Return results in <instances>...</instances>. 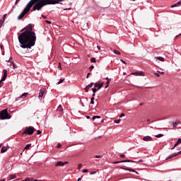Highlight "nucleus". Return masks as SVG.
<instances>
[{
	"label": "nucleus",
	"instance_id": "nucleus-21",
	"mask_svg": "<svg viewBox=\"0 0 181 181\" xmlns=\"http://www.w3.org/2000/svg\"><path fill=\"white\" fill-rule=\"evenodd\" d=\"M6 151H8V148L5 146H3L1 149V153H5V152H6Z\"/></svg>",
	"mask_w": 181,
	"mask_h": 181
},
{
	"label": "nucleus",
	"instance_id": "nucleus-4",
	"mask_svg": "<svg viewBox=\"0 0 181 181\" xmlns=\"http://www.w3.org/2000/svg\"><path fill=\"white\" fill-rule=\"evenodd\" d=\"M36 131L35 127L30 126L25 128V130L21 133L22 135H33V133Z\"/></svg>",
	"mask_w": 181,
	"mask_h": 181
},
{
	"label": "nucleus",
	"instance_id": "nucleus-9",
	"mask_svg": "<svg viewBox=\"0 0 181 181\" xmlns=\"http://www.w3.org/2000/svg\"><path fill=\"white\" fill-rule=\"evenodd\" d=\"M93 86H94V82H91L90 84H88V86H86L84 88V90L86 93H87L88 91V90H90V88H91V87H93Z\"/></svg>",
	"mask_w": 181,
	"mask_h": 181
},
{
	"label": "nucleus",
	"instance_id": "nucleus-18",
	"mask_svg": "<svg viewBox=\"0 0 181 181\" xmlns=\"http://www.w3.org/2000/svg\"><path fill=\"white\" fill-rule=\"evenodd\" d=\"M105 80H107L106 82V86L105 87V88H108L109 86H110V83L111 82V79L108 78V77L105 78Z\"/></svg>",
	"mask_w": 181,
	"mask_h": 181
},
{
	"label": "nucleus",
	"instance_id": "nucleus-41",
	"mask_svg": "<svg viewBox=\"0 0 181 181\" xmlns=\"http://www.w3.org/2000/svg\"><path fill=\"white\" fill-rule=\"evenodd\" d=\"M155 136H163V134H156Z\"/></svg>",
	"mask_w": 181,
	"mask_h": 181
},
{
	"label": "nucleus",
	"instance_id": "nucleus-25",
	"mask_svg": "<svg viewBox=\"0 0 181 181\" xmlns=\"http://www.w3.org/2000/svg\"><path fill=\"white\" fill-rule=\"evenodd\" d=\"M5 22V19H1L0 20V28H2V26H4V23Z\"/></svg>",
	"mask_w": 181,
	"mask_h": 181
},
{
	"label": "nucleus",
	"instance_id": "nucleus-23",
	"mask_svg": "<svg viewBox=\"0 0 181 181\" xmlns=\"http://www.w3.org/2000/svg\"><path fill=\"white\" fill-rule=\"evenodd\" d=\"M156 59H157V60H159L160 62H165V58L162 57H156Z\"/></svg>",
	"mask_w": 181,
	"mask_h": 181
},
{
	"label": "nucleus",
	"instance_id": "nucleus-34",
	"mask_svg": "<svg viewBox=\"0 0 181 181\" xmlns=\"http://www.w3.org/2000/svg\"><path fill=\"white\" fill-rule=\"evenodd\" d=\"M21 0H16V3L14 4V6H13V9H14L15 6H16V5H18V2L20 1Z\"/></svg>",
	"mask_w": 181,
	"mask_h": 181
},
{
	"label": "nucleus",
	"instance_id": "nucleus-7",
	"mask_svg": "<svg viewBox=\"0 0 181 181\" xmlns=\"http://www.w3.org/2000/svg\"><path fill=\"white\" fill-rule=\"evenodd\" d=\"M95 88L98 90H101L103 88V86H104V82L98 81L93 84Z\"/></svg>",
	"mask_w": 181,
	"mask_h": 181
},
{
	"label": "nucleus",
	"instance_id": "nucleus-54",
	"mask_svg": "<svg viewBox=\"0 0 181 181\" xmlns=\"http://www.w3.org/2000/svg\"><path fill=\"white\" fill-rule=\"evenodd\" d=\"M155 74H156V77H159V76H160V75L159 74H158V73H156Z\"/></svg>",
	"mask_w": 181,
	"mask_h": 181
},
{
	"label": "nucleus",
	"instance_id": "nucleus-20",
	"mask_svg": "<svg viewBox=\"0 0 181 181\" xmlns=\"http://www.w3.org/2000/svg\"><path fill=\"white\" fill-rule=\"evenodd\" d=\"M180 144H181V139H179L171 149H174L175 148H176V146H177L178 145H180Z\"/></svg>",
	"mask_w": 181,
	"mask_h": 181
},
{
	"label": "nucleus",
	"instance_id": "nucleus-13",
	"mask_svg": "<svg viewBox=\"0 0 181 181\" xmlns=\"http://www.w3.org/2000/svg\"><path fill=\"white\" fill-rule=\"evenodd\" d=\"M133 76H144V71H137L132 73Z\"/></svg>",
	"mask_w": 181,
	"mask_h": 181
},
{
	"label": "nucleus",
	"instance_id": "nucleus-19",
	"mask_svg": "<svg viewBox=\"0 0 181 181\" xmlns=\"http://www.w3.org/2000/svg\"><path fill=\"white\" fill-rule=\"evenodd\" d=\"M57 111L59 112V114L62 115L63 114V107H62L61 105H59L57 109Z\"/></svg>",
	"mask_w": 181,
	"mask_h": 181
},
{
	"label": "nucleus",
	"instance_id": "nucleus-12",
	"mask_svg": "<svg viewBox=\"0 0 181 181\" xmlns=\"http://www.w3.org/2000/svg\"><path fill=\"white\" fill-rule=\"evenodd\" d=\"M127 162H132V163H134V162H135V161L131 160H124L122 161H115L113 163L117 164V163H127Z\"/></svg>",
	"mask_w": 181,
	"mask_h": 181
},
{
	"label": "nucleus",
	"instance_id": "nucleus-44",
	"mask_svg": "<svg viewBox=\"0 0 181 181\" xmlns=\"http://www.w3.org/2000/svg\"><path fill=\"white\" fill-rule=\"evenodd\" d=\"M120 62H122V63H123V64H127V62H125V61L123 59H120Z\"/></svg>",
	"mask_w": 181,
	"mask_h": 181
},
{
	"label": "nucleus",
	"instance_id": "nucleus-55",
	"mask_svg": "<svg viewBox=\"0 0 181 181\" xmlns=\"http://www.w3.org/2000/svg\"><path fill=\"white\" fill-rule=\"evenodd\" d=\"M5 18H6V14H4V15H3V19L5 20Z\"/></svg>",
	"mask_w": 181,
	"mask_h": 181
},
{
	"label": "nucleus",
	"instance_id": "nucleus-33",
	"mask_svg": "<svg viewBox=\"0 0 181 181\" xmlns=\"http://www.w3.org/2000/svg\"><path fill=\"white\" fill-rule=\"evenodd\" d=\"M15 178H16V175H10L11 180H12V179H15Z\"/></svg>",
	"mask_w": 181,
	"mask_h": 181
},
{
	"label": "nucleus",
	"instance_id": "nucleus-32",
	"mask_svg": "<svg viewBox=\"0 0 181 181\" xmlns=\"http://www.w3.org/2000/svg\"><path fill=\"white\" fill-rule=\"evenodd\" d=\"M115 124H119V122H121V119H115L114 121Z\"/></svg>",
	"mask_w": 181,
	"mask_h": 181
},
{
	"label": "nucleus",
	"instance_id": "nucleus-53",
	"mask_svg": "<svg viewBox=\"0 0 181 181\" xmlns=\"http://www.w3.org/2000/svg\"><path fill=\"white\" fill-rule=\"evenodd\" d=\"M70 9H71V8H64V11H70Z\"/></svg>",
	"mask_w": 181,
	"mask_h": 181
},
{
	"label": "nucleus",
	"instance_id": "nucleus-16",
	"mask_svg": "<svg viewBox=\"0 0 181 181\" xmlns=\"http://www.w3.org/2000/svg\"><path fill=\"white\" fill-rule=\"evenodd\" d=\"M143 141H145L146 142H149L150 141H152V137L144 136V137H143Z\"/></svg>",
	"mask_w": 181,
	"mask_h": 181
},
{
	"label": "nucleus",
	"instance_id": "nucleus-2",
	"mask_svg": "<svg viewBox=\"0 0 181 181\" xmlns=\"http://www.w3.org/2000/svg\"><path fill=\"white\" fill-rule=\"evenodd\" d=\"M64 0H34L31 12L40 11L43 6H46L47 5H57V4H60Z\"/></svg>",
	"mask_w": 181,
	"mask_h": 181
},
{
	"label": "nucleus",
	"instance_id": "nucleus-26",
	"mask_svg": "<svg viewBox=\"0 0 181 181\" xmlns=\"http://www.w3.org/2000/svg\"><path fill=\"white\" fill-rule=\"evenodd\" d=\"M97 118H98V119H100V118H101V117H100V116H93V117H92V119H93V121H94V119H97Z\"/></svg>",
	"mask_w": 181,
	"mask_h": 181
},
{
	"label": "nucleus",
	"instance_id": "nucleus-31",
	"mask_svg": "<svg viewBox=\"0 0 181 181\" xmlns=\"http://www.w3.org/2000/svg\"><path fill=\"white\" fill-rule=\"evenodd\" d=\"M92 91H93V93H95L96 91H98V89L97 88L94 87L92 88Z\"/></svg>",
	"mask_w": 181,
	"mask_h": 181
},
{
	"label": "nucleus",
	"instance_id": "nucleus-60",
	"mask_svg": "<svg viewBox=\"0 0 181 181\" xmlns=\"http://www.w3.org/2000/svg\"><path fill=\"white\" fill-rule=\"evenodd\" d=\"M87 119H90V116H86Z\"/></svg>",
	"mask_w": 181,
	"mask_h": 181
},
{
	"label": "nucleus",
	"instance_id": "nucleus-57",
	"mask_svg": "<svg viewBox=\"0 0 181 181\" xmlns=\"http://www.w3.org/2000/svg\"><path fill=\"white\" fill-rule=\"evenodd\" d=\"M23 30H26V28H23V29H21V30L20 31V32H23Z\"/></svg>",
	"mask_w": 181,
	"mask_h": 181
},
{
	"label": "nucleus",
	"instance_id": "nucleus-35",
	"mask_svg": "<svg viewBox=\"0 0 181 181\" xmlns=\"http://www.w3.org/2000/svg\"><path fill=\"white\" fill-rule=\"evenodd\" d=\"M94 69V66L93 65H91L89 68H88V70L90 71H93V69Z\"/></svg>",
	"mask_w": 181,
	"mask_h": 181
},
{
	"label": "nucleus",
	"instance_id": "nucleus-64",
	"mask_svg": "<svg viewBox=\"0 0 181 181\" xmlns=\"http://www.w3.org/2000/svg\"><path fill=\"white\" fill-rule=\"evenodd\" d=\"M94 173H95H95H90V175H94Z\"/></svg>",
	"mask_w": 181,
	"mask_h": 181
},
{
	"label": "nucleus",
	"instance_id": "nucleus-14",
	"mask_svg": "<svg viewBox=\"0 0 181 181\" xmlns=\"http://www.w3.org/2000/svg\"><path fill=\"white\" fill-rule=\"evenodd\" d=\"M177 6H181V0H180L178 2H177L175 4H173L171 6V8H176Z\"/></svg>",
	"mask_w": 181,
	"mask_h": 181
},
{
	"label": "nucleus",
	"instance_id": "nucleus-29",
	"mask_svg": "<svg viewBox=\"0 0 181 181\" xmlns=\"http://www.w3.org/2000/svg\"><path fill=\"white\" fill-rule=\"evenodd\" d=\"M95 62H97V61L95 60V57H92V58L90 59V63H95Z\"/></svg>",
	"mask_w": 181,
	"mask_h": 181
},
{
	"label": "nucleus",
	"instance_id": "nucleus-43",
	"mask_svg": "<svg viewBox=\"0 0 181 181\" xmlns=\"http://www.w3.org/2000/svg\"><path fill=\"white\" fill-rule=\"evenodd\" d=\"M90 75H91L90 73H88L87 75H86V78H89Z\"/></svg>",
	"mask_w": 181,
	"mask_h": 181
},
{
	"label": "nucleus",
	"instance_id": "nucleus-42",
	"mask_svg": "<svg viewBox=\"0 0 181 181\" xmlns=\"http://www.w3.org/2000/svg\"><path fill=\"white\" fill-rule=\"evenodd\" d=\"M122 117H125V114H124V113H122V114L119 115V118H122Z\"/></svg>",
	"mask_w": 181,
	"mask_h": 181
},
{
	"label": "nucleus",
	"instance_id": "nucleus-39",
	"mask_svg": "<svg viewBox=\"0 0 181 181\" xmlns=\"http://www.w3.org/2000/svg\"><path fill=\"white\" fill-rule=\"evenodd\" d=\"M40 134H42V131L37 130V135H40Z\"/></svg>",
	"mask_w": 181,
	"mask_h": 181
},
{
	"label": "nucleus",
	"instance_id": "nucleus-49",
	"mask_svg": "<svg viewBox=\"0 0 181 181\" xmlns=\"http://www.w3.org/2000/svg\"><path fill=\"white\" fill-rule=\"evenodd\" d=\"M45 22H46V23H49V24L52 23V22L50 21H49V20H47Z\"/></svg>",
	"mask_w": 181,
	"mask_h": 181
},
{
	"label": "nucleus",
	"instance_id": "nucleus-1",
	"mask_svg": "<svg viewBox=\"0 0 181 181\" xmlns=\"http://www.w3.org/2000/svg\"><path fill=\"white\" fill-rule=\"evenodd\" d=\"M32 24L25 27V30L21 33H18V42L22 49H32L36 43V33L33 30Z\"/></svg>",
	"mask_w": 181,
	"mask_h": 181
},
{
	"label": "nucleus",
	"instance_id": "nucleus-62",
	"mask_svg": "<svg viewBox=\"0 0 181 181\" xmlns=\"http://www.w3.org/2000/svg\"><path fill=\"white\" fill-rule=\"evenodd\" d=\"M127 74V72H124L123 75L125 76Z\"/></svg>",
	"mask_w": 181,
	"mask_h": 181
},
{
	"label": "nucleus",
	"instance_id": "nucleus-56",
	"mask_svg": "<svg viewBox=\"0 0 181 181\" xmlns=\"http://www.w3.org/2000/svg\"><path fill=\"white\" fill-rule=\"evenodd\" d=\"M86 26H87L88 29L90 28V25H88V23H86Z\"/></svg>",
	"mask_w": 181,
	"mask_h": 181
},
{
	"label": "nucleus",
	"instance_id": "nucleus-17",
	"mask_svg": "<svg viewBox=\"0 0 181 181\" xmlns=\"http://www.w3.org/2000/svg\"><path fill=\"white\" fill-rule=\"evenodd\" d=\"M179 124H180V120H177L175 122H173V128H176V127H177L179 125Z\"/></svg>",
	"mask_w": 181,
	"mask_h": 181
},
{
	"label": "nucleus",
	"instance_id": "nucleus-10",
	"mask_svg": "<svg viewBox=\"0 0 181 181\" xmlns=\"http://www.w3.org/2000/svg\"><path fill=\"white\" fill-rule=\"evenodd\" d=\"M67 163H69L67 161H65L64 163L62 161H58L55 163V166H64V165H67Z\"/></svg>",
	"mask_w": 181,
	"mask_h": 181
},
{
	"label": "nucleus",
	"instance_id": "nucleus-47",
	"mask_svg": "<svg viewBox=\"0 0 181 181\" xmlns=\"http://www.w3.org/2000/svg\"><path fill=\"white\" fill-rule=\"evenodd\" d=\"M24 181H32V180L30 178H26Z\"/></svg>",
	"mask_w": 181,
	"mask_h": 181
},
{
	"label": "nucleus",
	"instance_id": "nucleus-22",
	"mask_svg": "<svg viewBox=\"0 0 181 181\" xmlns=\"http://www.w3.org/2000/svg\"><path fill=\"white\" fill-rule=\"evenodd\" d=\"M121 169H123L124 170H129V172H135V170H132V168H125L124 167H121Z\"/></svg>",
	"mask_w": 181,
	"mask_h": 181
},
{
	"label": "nucleus",
	"instance_id": "nucleus-40",
	"mask_svg": "<svg viewBox=\"0 0 181 181\" xmlns=\"http://www.w3.org/2000/svg\"><path fill=\"white\" fill-rule=\"evenodd\" d=\"M87 172H88V170H87V169H85V170H82L83 173H87Z\"/></svg>",
	"mask_w": 181,
	"mask_h": 181
},
{
	"label": "nucleus",
	"instance_id": "nucleus-8",
	"mask_svg": "<svg viewBox=\"0 0 181 181\" xmlns=\"http://www.w3.org/2000/svg\"><path fill=\"white\" fill-rule=\"evenodd\" d=\"M26 13H28L27 11H25V9H23V11L21 13V14L18 16V19L19 21H21V19H22L23 18V16H25L26 15Z\"/></svg>",
	"mask_w": 181,
	"mask_h": 181
},
{
	"label": "nucleus",
	"instance_id": "nucleus-59",
	"mask_svg": "<svg viewBox=\"0 0 181 181\" xmlns=\"http://www.w3.org/2000/svg\"><path fill=\"white\" fill-rule=\"evenodd\" d=\"M160 74H165V72L159 71Z\"/></svg>",
	"mask_w": 181,
	"mask_h": 181
},
{
	"label": "nucleus",
	"instance_id": "nucleus-61",
	"mask_svg": "<svg viewBox=\"0 0 181 181\" xmlns=\"http://www.w3.org/2000/svg\"><path fill=\"white\" fill-rule=\"evenodd\" d=\"M77 181H81V178H78Z\"/></svg>",
	"mask_w": 181,
	"mask_h": 181
},
{
	"label": "nucleus",
	"instance_id": "nucleus-24",
	"mask_svg": "<svg viewBox=\"0 0 181 181\" xmlns=\"http://www.w3.org/2000/svg\"><path fill=\"white\" fill-rule=\"evenodd\" d=\"M113 52L115 53V54H117V56H119V54H121V52L117 49H114Z\"/></svg>",
	"mask_w": 181,
	"mask_h": 181
},
{
	"label": "nucleus",
	"instance_id": "nucleus-50",
	"mask_svg": "<svg viewBox=\"0 0 181 181\" xmlns=\"http://www.w3.org/2000/svg\"><path fill=\"white\" fill-rule=\"evenodd\" d=\"M119 156H120V158H124V157H125V155L121 154Z\"/></svg>",
	"mask_w": 181,
	"mask_h": 181
},
{
	"label": "nucleus",
	"instance_id": "nucleus-45",
	"mask_svg": "<svg viewBox=\"0 0 181 181\" xmlns=\"http://www.w3.org/2000/svg\"><path fill=\"white\" fill-rule=\"evenodd\" d=\"M57 148H62V144H58V145H57Z\"/></svg>",
	"mask_w": 181,
	"mask_h": 181
},
{
	"label": "nucleus",
	"instance_id": "nucleus-36",
	"mask_svg": "<svg viewBox=\"0 0 181 181\" xmlns=\"http://www.w3.org/2000/svg\"><path fill=\"white\" fill-rule=\"evenodd\" d=\"M94 100H95V98H90V104H94Z\"/></svg>",
	"mask_w": 181,
	"mask_h": 181
},
{
	"label": "nucleus",
	"instance_id": "nucleus-3",
	"mask_svg": "<svg viewBox=\"0 0 181 181\" xmlns=\"http://www.w3.org/2000/svg\"><path fill=\"white\" fill-rule=\"evenodd\" d=\"M11 118H12V116L8 113V109H4L0 111V119H11Z\"/></svg>",
	"mask_w": 181,
	"mask_h": 181
},
{
	"label": "nucleus",
	"instance_id": "nucleus-48",
	"mask_svg": "<svg viewBox=\"0 0 181 181\" xmlns=\"http://www.w3.org/2000/svg\"><path fill=\"white\" fill-rule=\"evenodd\" d=\"M95 158H103V156H95Z\"/></svg>",
	"mask_w": 181,
	"mask_h": 181
},
{
	"label": "nucleus",
	"instance_id": "nucleus-38",
	"mask_svg": "<svg viewBox=\"0 0 181 181\" xmlns=\"http://www.w3.org/2000/svg\"><path fill=\"white\" fill-rule=\"evenodd\" d=\"M82 166H83V165H82L81 164H78V170H80V169H81Z\"/></svg>",
	"mask_w": 181,
	"mask_h": 181
},
{
	"label": "nucleus",
	"instance_id": "nucleus-27",
	"mask_svg": "<svg viewBox=\"0 0 181 181\" xmlns=\"http://www.w3.org/2000/svg\"><path fill=\"white\" fill-rule=\"evenodd\" d=\"M30 146H32V144H27L25 146L24 149H29V148H30Z\"/></svg>",
	"mask_w": 181,
	"mask_h": 181
},
{
	"label": "nucleus",
	"instance_id": "nucleus-46",
	"mask_svg": "<svg viewBox=\"0 0 181 181\" xmlns=\"http://www.w3.org/2000/svg\"><path fill=\"white\" fill-rule=\"evenodd\" d=\"M41 16H42V18H43V19H46V18H47L46 16H45L43 14H42Z\"/></svg>",
	"mask_w": 181,
	"mask_h": 181
},
{
	"label": "nucleus",
	"instance_id": "nucleus-63",
	"mask_svg": "<svg viewBox=\"0 0 181 181\" xmlns=\"http://www.w3.org/2000/svg\"><path fill=\"white\" fill-rule=\"evenodd\" d=\"M140 105H144V103H140Z\"/></svg>",
	"mask_w": 181,
	"mask_h": 181
},
{
	"label": "nucleus",
	"instance_id": "nucleus-52",
	"mask_svg": "<svg viewBox=\"0 0 181 181\" xmlns=\"http://www.w3.org/2000/svg\"><path fill=\"white\" fill-rule=\"evenodd\" d=\"M97 47L98 50H101V47H100V45H98Z\"/></svg>",
	"mask_w": 181,
	"mask_h": 181
},
{
	"label": "nucleus",
	"instance_id": "nucleus-28",
	"mask_svg": "<svg viewBox=\"0 0 181 181\" xmlns=\"http://www.w3.org/2000/svg\"><path fill=\"white\" fill-rule=\"evenodd\" d=\"M63 81H64V78H61V79L57 83V85L62 84V83H63Z\"/></svg>",
	"mask_w": 181,
	"mask_h": 181
},
{
	"label": "nucleus",
	"instance_id": "nucleus-30",
	"mask_svg": "<svg viewBox=\"0 0 181 181\" xmlns=\"http://www.w3.org/2000/svg\"><path fill=\"white\" fill-rule=\"evenodd\" d=\"M29 93H23L22 95H21V98H23V97L25 98V97H26V95H28Z\"/></svg>",
	"mask_w": 181,
	"mask_h": 181
},
{
	"label": "nucleus",
	"instance_id": "nucleus-15",
	"mask_svg": "<svg viewBox=\"0 0 181 181\" xmlns=\"http://www.w3.org/2000/svg\"><path fill=\"white\" fill-rule=\"evenodd\" d=\"M12 59V57H11L9 59H8V62L11 63V64L10 65L11 68V69H16V66H15V63L11 61Z\"/></svg>",
	"mask_w": 181,
	"mask_h": 181
},
{
	"label": "nucleus",
	"instance_id": "nucleus-11",
	"mask_svg": "<svg viewBox=\"0 0 181 181\" xmlns=\"http://www.w3.org/2000/svg\"><path fill=\"white\" fill-rule=\"evenodd\" d=\"M45 91H46V89H45V88L40 89V93H39V96H38L39 98H43V95H45Z\"/></svg>",
	"mask_w": 181,
	"mask_h": 181
},
{
	"label": "nucleus",
	"instance_id": "nucleus-58",
	"mask_svg": "<svg viewBox=\"0 0 181 181\" xmlns=\"http://www.w3.org/2000/svg\"><path fill=\"white\" fill-rule=\"evenodd\" d=\"M179 36H181V34H179L178 35H176L175 38L177 39V37H179Z\"/></svg>",
	"mask_w": 181,
	"mask_h": 181
},
{
	"label": "nucleus",
	"instance_id": "nucleus-5",
	"mask_svg": "<svg viewBox=\"0 0 181 181\" xmlns=\"http://www.w3.org/2000/svg\"><path fill=\"white\" fill-rule=\"evenodd\" d=\"M3 73L4 75L1 79L0 80V88L1 87H2V81H5V80H6V77L8 76V71L6 69H3Z\"/></svg>",
	"mask_w": 181,
	"mask_h": 181
},
{
	"label": "nucleus",
	"instance_id": "nucleus-6",
	"mask_svg": "<svg viewBox=\"0 0 181 181\" xmlns=\"http://www.w3.org/2000/svg\"><path fill=\"white\" fill-rule=\"evenodd\" d=\"M35 0H30L28 4L26 5L25 8H24V10L27 12H29V11H30V9L32 8V6H33V2Z\"/></svg>",
	"mask_w": 181,
	"mask_h": 181
},
{
	"label": "nucleus",
	"instance_id": "nucleus-37",
	"mask_svg": "<svg viewBox=\"0 0 181 181\" xmlns=\"http://www.w3.org/2000/svg\"><path fill=\"white\" fill-rule=\"evenodd\" d=\"M58 69H59L60 70H62V63H61V62H59Z\"/></svg>",
	"mask_w": 181,
	"mask_h": 181
},
{
	"label": "nucleus",
	"instance_id": "nucleus-51",
	"mask_svg": "<svg viewBox=\"0 0 181 181\" xmlns=\"http://www.w3.org/2000/svg\"><path fill=\"white\" fill-rule=\"evenodd\" d=\"M94 97H95V93H93V94H92V98H94Z\"/></svg>",
	"mask_w": 181,
	"mask_h": 181
}]
</instances>
